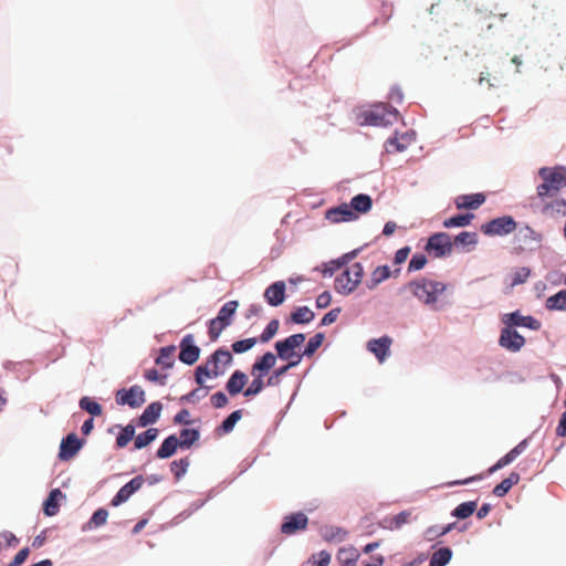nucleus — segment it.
Returning <instances> with one entry per match:
<instances>
[{
	"label": "nucleus",
	"instance_id": "3c124183",
	"mask_svg": "<svg viewBox=\"0 0 566 566\" xmlns=\"http://www.w3.org/2000/svg\"><path fill=\"white\" fill-rule=\"evenodd\" d=\"M242 417V410H235L233 411L232 413H230L224 420L223 422L221 423V430L224 432V433H228L230 431H232L233 427L235 426V423L241 419Z\"/></svg>",
	"mask_w": 566,
	"mask_h": 566
},
{
	"label": "nucleus",
	"instance_id": "13d9d810",
	"mask_svg": "<svg viewBox=\"0 0 566 566\" xmlns=\"http://www.w3.org/2000/svg\"><path fill=\"white\" fill-rule=\"evenodd\" d=\"M302 356L297 355L295 360H290L287 365L280 367L279 369L274 370V377L277 379L284 375L289 369L297 366L301 363Z\"/></svg>",
	"mask_w": 566,
	"mask_h": 566
},
{
	"label": "nucleus",
	"instance_id": "de8ad7c7",
	"mask_svg": "<svg viewBox=\"0 0 566 566\" xmlns=\"http://www.w3.org/2000/svg\"><path fill=\"white\" fill-rule=\"evenodd\" d=\"M189 467V460L188 458L175 460L170 464V470L174 473L175 478L179 480L185 473L187 472V469Z\"/></svg>",
	"mask_w": 566,
	"mask_h": 566
},
{
	"label": "nucleus",
	"instance_id": "4c0bfd02",
	"mask_svg": "<svg viewBox=\"0 0 566 566\" xmlns=\"http://www.w3.org/2000/svg\"><path fill=\"white\" fill-rule=\"evenodd\" d=\"M324 339L325 335L323 333L315 334L313 337L308 339L306 347L301 356H313L315 352L322 346Z\"/></svg>",
	"mask_w": 566,
	"mask_h": 566
},
{
	"label": "nucleus",
	"instance_id": "680f3d73",
	"mask_svg": "<svg viewBox=\"0 0 566 566\" xmlns=\"http://www.w3.org/2000/svg\"><path fill=\"white\" fill-rule=\"evenodd\" d=\"M145 378L149 381H159L161 385H165L166 376L159 375L157 369H148L145 373Z\"/></svg>",
	"mask_w": 566,
	"mask_h": 566
},
{
	"label": "nucleus",
	"instance_id": "c03bdc74",
	"mask_svg": "<svg viewBox=\"0 0 566 566\" xmlns=\"http://www.w3.org/2000/svg\"><path fill=\"white\" fill-rule=\"evenodd\" d=\"M279 327H280V322L276 318L270 321V323L266 325V327L260 335V342L261 343L270 342L277 334Z\"/></svg>",
	"mask_w": 566,
	"mask_h": 566
},
{
	"label": "nucleus",
	"instance_id": "9b49d317",
	"mask_svg": "<svg viewBox=\"0 0 566 566\" xmlns=\"http://www.w3.org/2000/svg\"><path fill=\"white\" fill-rule=\"evenodd\" d=\"M416 140L415 132H406L403 134L396 133L395 136L388 138L385 143V149L388 154L405 151Z\"/></svg>",
	"mask_w": 566,
	"mask_h": 566
},
{
	"label": "nucleus",
	"instance_id": "c756f323",
	"mask_svg": "<svg viewBox=\"0 0 566 566\" xmlns=\"http://www.w3.org/2000/svg\"><path fill=\"white\" fill-rule=\"evenodd\" d=\"M520 475L515 472H512L506 479H504L493 489V494L499 497L504 496L513 485L517 484Z\"/></svg>",
	"mask_w": 566,
	"mask_h": 566
},
{
	"label": "nucleus",
	"instance_id": "6e6d98bb",
	"mask_svg": "<svg viewBox=\"0 0 566 566\" xmlns=\"http://www.w3.org/2000/svg\"><path fill=\"white\" fill-rule=\"evenodd\" d=\"M211 405L214 408H223L228 405L229 400L224 392L218 391L213 394L210 398Z\"/></svg>",
	"mask_w": 566,
	"mask_h": 566
},
{
	"label": "nucleus",
	"instance_id": "423d86ee",
	"mask_svg": "<svg viewBox=\"0 0 566 566\" xmlns=\"http://www.w3.org/2000/svg\"><path fill=\"white\" fill-rule=\"evenodd\" d=\"M224 371L226 367L221 366V363L214 358V353H212L203 364L196 368L195 379L200 387H203L205 378H218Z\"/></svg>",
	"mask_w": 566,
	"mask_h": 566
},
{
	"label": "nucleus",
	"instance_id": "58836bf2",
	"mask_svg": "<svg viewBox=\"0 0 566 566\" xmlns=\"http://www.w3.org/2000/svg\"><path fill=\"white\" fill-rule=\"evenodd\" d=\"M472 219H473L472 213L458 214V216L446 219L443 221V227L444 228L465 227V226L470 224Z\"/></svg>",
	"mask_w": 566,
	"mask_h": 566
},
{
	"label": "nucleus",
	"instance_id": "bb28decb",
	"mask_svg": "<svg viewBox=\"0 0 566 566\" xmlns=\"http://www.w3.org/2000/svg\"><path fill=\"white\" fill-rule=\"evenodd\" d=\"M349 206L356 214L367 213L371 209L373 200L370 196L359 193L352 198Z\"/></svg>",
	"mask_w": 566,
	"mask_h": 566
},
{
	"label": "nucleus",
	"instance_id": "c85d7f7f",
	"mask_svg": "<svg viewBox=\"0 0 566 566\" xmlns=\"http://www.w3.org/2000/svg\"><path fill=\"white\" fill-rule=\"evenodd\" d=\"M502 322L505 327L513 328L514 326L531 327V316H522L518 312L504 314Z\"/></svg>",
	"mask_w": 566,
	"mask_h": 566
},
{
	"label": "nucleus",
	"instance_id": "7c9ffc66",
	"mask_svg": "<svg viewBox=\"0 0 566 566\" xmlns=\"http://www.w3.org/2000/svg\"><path fill=\"white\" fill-rule=\"evenodd\" d=\"M62 496V492L59 489H54L50 492L48 499L43 504V512L48 516H53L59 512L57 497Z\"/></svg>",
	"mask_w": 566,
	"mask_h": 566
},
{
	"label": "nucleus",
	"instance_id": "e433bc0d",
	"mask_svg": "<svg viewBox=\"0 0 566 566\" xmlns=\"http://www.w3.org/2000/svg\"><path fill=\"white\" fill-rule=\"evenodd\" d=\"M475 510H476L475 501L463 502V503L459 504L453 510L452 515L458 518L464 520V518H468L469 516H471Z\"/></svg>",
	"mask_w": 566,
	"mask_h": 566
},
{
	"label": "nucleus",
	"instance_id": "bf43d9fd",
	"mask_svg": "<svg viewBox=\"0 0 566 566\" xmlns=\"http://www.w3.org/2000/svg\"><path fill=\"white\" fill-rule=\"evenodd\" d=\"M339 313H340L339 307L331 310L328 313H326L323 316L321 325L326 326V325L333 324L338 318Z\"/></svg>",
	"mask_w": 566,
	"mask_h": 566
},
{
	"label": "nucleus",
	"instance_id": "f8f14e48",
	"mask_svg": "<svg viewBox=\"0 0 566 566\" xmlns=\"http://www.w3.org/2000/svg\"><path fill=\"white\" fill-rule=\"evenodd\" d=\"M84 441L81 440L76 433H69L62 439L59 450V459L69 461L73 459L76 453L82 449Z\"/></svg>",
	"mask_w": 566,
	"mask_h": 566
},
{
	"label": "nucleus",
	"instance_id": "4468645a",
	"mask_svg": "<svg viewBox=\"0 0 566 566\" xmlns=\"http://www.w3.org/2000/svg\"><path fill=\"white\" fill-rule=\"evenodd\" d=\"M392 338L385 335L379 338H373L367 342V349L375 355L379 363H384L390 355Z\"/></svg>",
	"mask_w": 566,
	"mask_h": 566
},
{
	"label": "nucleus",
	"instance_id": "39448f33",
	"mask_svg": "<svg viewBox=\"0 0 566 566\" xmlns=\"http://www.w3.org/2000/svg\"><path fill=\"white\" fill-rule=\"evenodd\" d=\"M398 111L389 105L380 104L365 113V123L373 126H387L398 119Z\"/></svg>",
	"mask_w": 566,
	"mask_h": 566
},
{
	"label": "nucleus",
	"instance_id": "8fccbe9b",
	"mask_svg": "<svg viewBox=\"0 0 566 566\" xmlns=\"http://www.w3.org/2000/svg\"><path fill=\"white\" fill-rule=\"evenodd\" d=\"M108 517V512L105 509H98L95 511L88 522V527H99L106 524Z\"/></svg>",
	"mask_w": 566,
	"mask_h": 566
},
{
	"label": "nucleus",
	"instance_id": "2f4dec72",
	"mask_svg": "<svg viewBox=\"0 0 566 566\" xmlns=\"http://www.w3.org/2000/svg\"><path fill=\"white\" fill-rule=\"evenodd\" d=\"M314 317V312L307 306H300L291 313V321L295 324H308Z\"/></svg>",
	"mask_w": 566,
	"mask_h": 566
},
{
	"label": "nucleus",
	"instance_id": "b1692460",
	"mask_svg": "<svg viewBox=\"0 0 566 566\" xmlns=\"http://www.w3.org/2000/svg\"><path fill=\"white\" fill-rule=\"evenodd\" d=\"M527 447V440H523L515 448H513L509 453L502 457L493 467L490 468L489 472L493 473L505 465L513 462Z\"/></svg>",
	"mask_w": 566,
	"mask_h": 566
},
{
	"label": "nucleus",
	"instance_id": "603ef678",
	"mask_svg": "<svg viewBox=\"0 0 566 566\" xmlns=\"http://www.w3.org/2000/svg\"><path fill=\"white\" fill-rule=\"evenodd\" d=\"M214 353V358L221 363L222 367H229L233 363V356L227 348H218Z\"/></svg>",
	"mask_w": 566,
	"mask_h": 566
},
{
	"label": "nucleus",
	"instance_id": "9d476101",
	"mask_svg": "<svg viewBox=\"0 0 566 566\" xmlns=\"http://www.w3.org/2000/svg\"><path fill=\"white\" fill-rule=\"evenodd\" d=\"M305 340V335L302 333L293 334L283 340L275 343L277 356L283 360H291L295 355L294 349L300 347Z\"/></svg>",
	"mask_w": 566,
	"mask_h": 566
},
{
	"label": "nucleus",
	"instance_id": "c9c22d12",
	"mask_svg": "<svg viewBox=\"0 0 566 566\" xmlns=\"http://www.w3.org/2000/svg\"><path fill=\"white\" fill-rule=\"evenodd\" d=\"M158 436V429L156 428H149L146 431L139 433L135 437V448L136 449H143L147 447L149 443H151Z\"/></svg>",
	"mask_w": 566,
	"mask_h": 566
},
{
	"label": "nucleus",
	"instance_id": "dca6fc26",
	"mask_svg": "<svg viewBox=\"0 0 566 566\" xmlns=\"http://www.w3.org/2000/svg\"><path fill=\"white\" fill-rule=\"evenodd\" d=\"M144 484V478L142 475H137L132 479L128 483L123 485L116 495L112 499V505L118 506L122 503L126 502L136 491H138Z\"/></svg>",
	"mask_w": 566,
	"mask_h": 566
},
{
	"label": "nucleus",
	"instance_id": "cd10ccee",
	"mask_svg": "<svg viewBox=\"0 0 566 566\" xmlns=\"http://www.w3.org/2000/svg\"><path fill=\"white\" fill-rule=\"evenodd\" d=\"M390 274V269L387 265H379L373 271L370 279L366 282V286L369 290H374L380 283L389 279Z\"/></svg>",
	"mask_w": 566,
	"mask_h": 566
},
{
	"label": "nucleus",
	"instance_id": "2eb2a0df",
	"mask_svg": "<svg viewBox=\"0 0 566 566\" xmlns=\"http://www.w3.org/2000/svg\"><path fill=\"white\" fill-rule=\"evenodd\" d=\"M499 344L510 352H517L524 346L525 338L514 328L504 327L501 332Z\"/></svg>",
	"mask_w": 566,
	"mask_h": 566
},
{
	"label": "nucleus",
	"instance_id": "5fc2aeb1",
	"mask_svg": "<svg viewBox=\"0 0 566 566\" xmlns=\"http://www.w3.org/2000/svg\"><path fill=\"white\" fill-rule=\"evenodd\" d=\"M426 264H427V258L424 254H421V253L413 254L408 264V271L409 272L419 271V270L423 269Z\"/></svg>",
	"mask_w": 566,
	"mask_h": 566
},
{
	"label": "nucleus",
	"instance_id": "5701e85b",
	"mask_svg": "<svg viewBox=\"0 0 566 566\" xmlns=\"http://www.w3.org/2000/svg\"><path fill=\"white\" fill-rule=\"evenodd\" d=\"M276 364V356L268 352L263 356L259 357L251 367V374H263L266 375Z\"/></svg>",
	"mask_w": 566,
	"mask_h": 566
},
{
	"label": "nucleus",
	"instance_id": "ea45409f",
	"mask_svg": "<svg viewBox=\"0 0 566 566\" xmlns=\"http://www.w3.org/2000/svg\"><path fill=\"white\" fill-rule=\"evenodd\" d=\"M199 431L196 429H182L180 431V448H190L198 439Z\"/></svg>",
	"mask_w": 566,
	"mask_h": 566
},
{
	"label": "nucleus",
	"instance_id": "aec40b11",
	"mask_svg": "<svg viewBox=\"0 0 566 566\" xmlns=\"http://www.w3.org/2000/svg\"><path fill=\"white\" fill-rule=\"evenodd\" d=\"M163 405L159 401L149 403L143 413L139 416L137 424L139 427H147L155 423L161 413Z\"/></svg>",
	"mask_w": 566,
	"mask_h": 566
},
{
	"label": "nucleus",
	"instance_id": "052dcab7",
	"mask_svg": "<svg viewBox=\"0 0 566 566\" xmlns=\"http://www.w3.org/2000/svg\"><path fill=\"white\" fill-rule=\"evenodd\" d=\"M332 302V295L325 291L316 297V306L318 308H326Z\"/></svg>",
	"mask_w": 566,
	"mask_h": 566
},
{
	"label": "nucleus",
	"instance_id": "72a5a7b5",
	"mask_svg": "<svg viewBox=\"0 0 566 566\" xmlns=\"http://www.w3.org/2000/svg\"><path fill=\"white\" fill-rule=\"evenodd\" d=\"M452 551L449 547H441L436 551L429 562L430 566H446L451 559Z\"/></svg>",
	"mask_w": 566,
	"mask_h": 566
},
{
	"label": "nucleus",
	"instance_id": "f257e3e1",
	"mask_svg": "<svg viewBox=\"0 0 566 566\" xmlns=\"http://www.w3.org/2000/svg\"><path fill=\"white\" fill-rule=\"evenodd\" d=\"M538 176L543 180L537 186V196L539 198L554 197L566 187V167L564 166L541 168Z\"/></svg>",
	"mask_w": 566,
	"mask_h": 566
},
{
	"label": "nucleus",
	"instance_id": "1a4fd4ad",
	"mask_svg": "<svg viewBox=\"0 0 566 566\" xmlns=\"http://www.w3.org/2000/svg\"><path fill=\"white\" fill-rule=\"evenodd\" d=\"M115 399L118 405H127L130 408H139L146 401L145 391L138 385H134L129 389L117 390Z\"/></svg>",
	"mask_w": 566,
	"mask_h": 566
},
{
	"label": "nucleus",
	"instance_id": "4be33fe9",
	"mask_svg": "<svg viewBox=\"0 0 566 566\" xmlns=\"http://www.w3.org/2000/svg\"><path fill=\"white\" fill-rule=\"evenodd\" d=\"M485 196L481 192L471 195H461L455 198V207L458 209H478L485 202Z\"/></svg>",
	"mask_w": 566,
	"mask_h": 566
},
{
	"label": "nucleus",
	"instance_id": "864d4df0",
	"mask_svg": "<svg viewBox=\"0 0 566 566\" xmlns=\"http://www.w3.org/2000/svg\"><path fill=\"white\" fill-rule=\"evenodd\" d=\"M476 233L463 231L454 238L457 245H471L476 243Z\"/></svg>",
	"mask_w": 566,
	"mask_h": 566
},
{
	"label": "nucleus",
	"instance_id": "0e129e2a",
	"mask_svg": "<svg viewBox=\"0 0 566 566\" xmlns=\"http://www.w3.org/2000/svg\"><path fill=\"white\" fill-rule=\"evenodd\" d=\"M409 253H410L409 247H403V248L399 249L395 254V259H394L395 263L396 264L403 263L408 259Z\"/></svg>",
	"mask_w": 566,
	"mask_h": 566
},
{
	"label": "nucleus",
	"instance_id": "79ce46f5",
	"mask_svg": "<svg viewBox=\"0 0 566 566\" xmlns=\"http://www.w3.org/2000/svg\"><path fill=\"white\" fill-rule=\"evenodd\" d=\"M80 407L91 413L92 416H101L103 412L102 406L92 400L90 397H83L80 400Z\"/></svg>",
	"mask_w": 566,
	"mask_h": 566
},
{
	"label": "nucleus",
	"instance_id": "7ed1b4c3",
	"mask_svg": "<svg viewBox=\"0 0 566 566\" xmlns=\"http://www.w3.org/2000/svg\"><path fill=\"white\" fill-rule=\"evenodd\" d=\"M238 306L239 303L237 301H229L220 308L217 317L210 319L208 324V335L212 342H216L223 329L232 324V318Z\"/></svg>",
	"mask_w": 566,
	"mask_h": 566
},
{
	"label": "nucleus",
	"instance_id": "a878e982",
	"mask_svg": "<svg viewBox=\"0 0 566 566\" xmlns=\"http://www.w3.org/2000/svg\"><path fill=\"white\" fill-rule=\"evenodd\" d=\"M178 447H180L178 438L171 434L163 441L161 446L157 450L156 455L159 459L170 458L175 454Z\"/></svg>",
	"mask_w": 566,
	"mask_h": 566
},
{
	"label": "nucleus",
	"instance_id": "49530a36",
	"mask_svg": "<svg viewBox=\"0 0 566 566\" xmlns=\"http://www.w3.org/2000/svg\"><path fill=\"white\" fill-rule=\"evenodd\" d=\"M331 560V554L327 551H321L317 554H313L307 563L311 564V566H328Z\"/></svg>",
	"mask_w": 566,
	"mask_h": 566
},
{
	"label": "nucleus",
	"instance_id": "774afa93",
	"mask_svg": "<svg viewBox=\"0 0 566 566\" xmlns=\"http://www.w3.org/2000/svg\"><path fill=\"white\" fill-rule=\"evenodd\" d=\"M189 417L190 412L187 409H182L175 416L174 421L176 423L188 424L190 422Z\"/></svg>",
	"mask_w": 566,
	"mask_h": 566
},
{
	"label": "nucleus",
	"instance_id": "20e7f679",
	"mask_svg": "<svg viewBox=\"0 0 566 566\" xmlns=\"http://www.w3.org/2000/svg\"><path fill=\"white\" fill-rule=\"evenodd\" d=\"M363 275H364V269H363V265L358 262L346 268L335 279L336 292L344 294V295L350 294L360 284Z\"/></svg>",
	"mask_w": 566,
	"mask_h": 566
},
{
	"label": "nucleus",
	"instance_id": "a18cd8bd",
	"mask_svg": "<svg viewBox=\"0 0 566 566\" xmlns=\"http://www.w3.org/2000/svg\"><path fill=\"white\" fill-rule=\"evenodd\" d=\"M258 338L251 337L232 343L231 348L235 354H243L250 350L256 344Z\"/></svg>",
	"mask_w": 566,
	"mask_h": 566
},
{
	"label": "nucleus",
	"instance_id": "4d7b16f0",
	"mask_svg": "<svg viewBox=\"0 0 566 566\" xmlns=\"http://www.w3.org/2000/svg\"><path fill=\"white\" fill-rule=\"evenodd\" d=\"M30 555L29 547H24L18 552V554L13 557V559L9 563L8 566H21Z\"/></svg>",
	"mask_w": 566,
	"mask_h": 566
},
{
	"label": "nucleus",
	"instance_id": "a19ab883",
	"mask_svg": "<svg viewBox=\"0 0 566 566\" xmlns=\"http://www.w3.org/2000/svg\"><path fill=\"white\" fill-rule=\"evenodd\" d=\"M135 436V427L133 424H127L126 427L122 428L119 434L116 438V446L118 448H125L128 442L134 438Z\"/></svg>",
	"mask_w": 566,
	"mask_h": 566
},
{
	"label": "nucleus",
	"instance_id": "09e8293b",
	"mask_svg": "<svg viewBox=\"0 0 566 566\" xmlns=\"http://www.w3.org/2000/svg\"><path fill=\"white\" fill-rule=\"evenodd\" d=\"M342 562L356 564L359 558V553L354 546L343 547L338 552Z\"/></svg>",
	"mask_w": 566,
	"mask_h": 566
},
{
	"label": "nucleus",
	"instance_id": "338daca9",
	"mask_svg": "<svg viewBox=\"0 0 566 566\" xmlns=\"http://www.w3.org/2000/svg\"><path fill=\"white\" fill-rule=\"evenodd\" d=\"M202 396L200 395V389H195L192 391H190L189 394L187 395H184L180 400L181 401H187V402H197Z\"/></svg>",
	"mask_w": 566,
	"mask_h": 566
},
{
	"label": "nucleus",
	"instance_id": "0eeeda50",
	"mask_svg": "<svg viewBox=\"0 0 566 566\" xmlns=\"http://www.w3.org/2000/svg\"><path fill=\"white\" fill-rule=\"evenodd\" d=\"M424 250L434 258H443L451 253L452 242L446 232L432 234L424 247Z\"/></svg>",
	"mask_w": 566,
	"mask_h": 566
},
{
	"label": "nucleus",
	"instance_id": "37998d69",
	"mask_svg": "<svg viewBox=\"0 0 566 566\" xmlns=\"http://www.w3.org/2000/svg\"><path fill=\"white\" fill-rule=\"evenodd\" d=\"M174 352H175V347L174 346H167V347H163L160 349V354L159 356L156 358V364L157 365H161L166 368H169L172 366V355H174Z\"/></svg>",
	"mask_w": 566,
	"mask_h": 566
},
{
	"label": "nucleus",
	"instance_id": "e2e57ef3",
	"mask_svg": "<svg viewBox=\"0 0 566 566\" xmlns=\"http://www.w3.org/2000/svg\"><path fill=\"white\" fill-rule=\"evenodd\" d=\"M0 538H2L6 543V545L9 547L15 546L19 543V539L17 538V536L9 531H4V532L0 533Z\"/></svg>",
	"mask_w": 566,
	"mask_h": 566
},
{
	"label": "nucleus",
	"instance_id": "412c9836",
	"mask_svg": "<svg viewBox=\"0 0 566 566\" xmlns=\"http://www.w3.org/2000/svg\"><path fill=\"white\" fill-rule=\"evenodd\" d=\"M248 382V376L242 370H235L232 373L226 384V389L230 396H237L243 391Z\"/></svg>",
	"mask_w": 566,
	"mask_h": 566
},
{
	"label": "nucleus",
	"instance_id": "393cba45",
	"mask_svg": "<svg viewBox=\"0 0 566 566\" xmlns=\"http://www.w3.org/2000/svg\"><path fill=\"white\" fill-rule=\"evenodd\" d=\"M411 520L410 511H402L391 517L384 518L381 525L384 528L394 531L401 528L405 524L409 523Z\"/></svg>",
	"mask_w": 566,
	"mask_h": 566
},
{
	"label": "nucleus",
	"instance_id": "ddd939ff",
	"mask_svg": "<svg viewBox=\"0 0 566 566\" xmlns=\"http://www.w3.org/2000/svg\"><path fill=\"white\" fill-rule=\"evenodd\" d=\"M179 359L187 365H193L199 356L200 348L195 345V338L192 334H187L180 342Z\"/></svg>",
	"mask_w": 566,
	"mask_h": 566
},
{
	"label": "nucleus",
	"instance_id": "f704fd0d",
	"mask_svg": "<svg viewBox=\"0 0 566 566\" xmlns=\"http://www.w3.org/2000/svg\"><path fill=\"white\" fill-rule=\"evenodd\" d=\"M253 376V380L251 381L250 386L243 391L244 397H253L262 392V390L265 387V382L263 380V377L265 375L263 374H251Z\"/></svg>",
	"mask_w": 566,
	"mask_h": 566
},
{
	"label": "nucleus",
	"instance_id": "f03ea898",
	"mask_svg": "<svg viewBox=\"0 0 566 566\" xmlns=\"http://www.w3.org/2000/svg\"><path fill=\"white\" fill-rule=\"evenodd\" d=\"M407 289L420 302L436 308L438 298L446 291L447 285L439 281L421 277L409 282Z\"/></svg>",
	"mask_w": 566,
	"mask_h": 566
},
{
	"label": "nucleus",
	"instance_id": "f3484780",
	"mask_svg": "<svg viewBox=\"0 0 566 566\" xmlns=\"http://www.w3.org/2000/svg\"><path fill=\"white\" fill-rule=\"evenodd\" d=\"M307 523L308 518L304 513H294L285 517V521L281 526V532L285 535H292L298 531L305 530Z\"/></svg>",
	"mask_w": 566,
	"mask_h": 566
},
{
	"label": "nucleus",
	"instance_id": "a211bd4d",
	"mask_svg": "<svg viewBox=\"0 0 566 566\" xmlns=\"http://www.w3.org/2000/svg\"><path fill=\"white\" fill-rule=\"evenodd\" d=\"M325 218L332 223H338L355 220L357 214L353 211L349 205L342 203L328 209L325 213Z\"/></svg>",
	"mask_w": 566,
	"mask_h": 566
},
{
	"label": "nucleus",
	"instance_id": "69168bd1",
	"mask_svg": "<svg viewBox=\"0 0 566 566\" xmlns=\"http://www.w3.org/2000/svg\"><path fill=\"white\" fill-rule=\"evenodd\" d=\"M528 274H530L528 270H525V269L516 272V274L513 277L512 283L510 285L514 286V285L524 283L526 281Z\"/></svg>",
	"mask_w": 566,
	"mask_h": 566
},
{
	"label": "nucleus",
	"instance_id": "473e14b6",
	"mask_svg": "<svg viewBox=\"0 0 566 566\" xmlns=\"http://www.w3.org/2000/svg\"><path fill=\"white\" fill-rule=\"evenodd\" d=\"M543 212L549 217H565L566 216V200L556 199L546 203L543 208Z\"/></svg>",
	"mask_w": 566,
	"mask_h": 566
},
{
	"label": "nucleus",
	"instance_id": "6ab92c4d",
	"mask_svg": "<svg viewBox=\"0 0 566 566\" xmlns=\"http://www.w3.org/2000/svg\"><path fill=\"white\" fill-rule=\"evenodd\" d=\"M285 283L276 281L269 285L264 291V298L271 306H279L285 301Z\"/></svg>",
	"mask_w": 566,
	"mask_h": 566
},
{
	"label": "nucleus",
	"instance_id": "6e6552de",
	"mask_svg": "<svg viewBox=\"0 0 566 566\" xmlns=\"http://www.w3.org/2000/svg\"><path fill=\"white\" fill-rule=\"evenodd\" d=\"M516 222L510 216L495 218L481 226V231L486 235H505L513 232Z\"/></svg>",
	"mask_w": 566,
	"mask_h": 566
}]
</instances>
